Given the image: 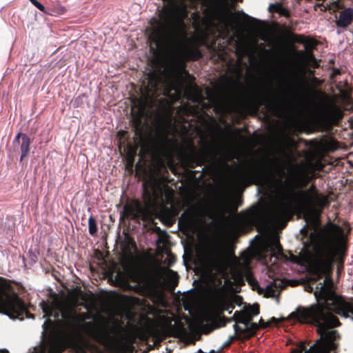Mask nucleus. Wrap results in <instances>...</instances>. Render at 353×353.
<instances>
[{
	"label": "nucleus",
	"instance_id": "1",
	"mask_svg": "<svg viewBox=\"0 0 353 353\" xmlns=\"http://www.w3.org/2000/svg\"><path fill=\"white\" fill-rule=\"evenodd\" d=\"M305 185L304 175L299 170H294L284 182L281 178L273 175L261 182L260 192L272 202L269 213L272 225L282 228L285 226L290 219V208L293 203L307 209L315 206L324 208L327 205V197L318 194L314 185H312L307 192L301 190L295 192L296 188H303Z\"/></svg>",
	"mask_w": 353,
	"mask_h": 353
},
{
	"label": "nucleus",
	"instance_id": "2",
	"mask_svg": "<svg viewBox=\"0 0 353 353\" xmlns=\"http://www.w3.org/2000/svg\"><path fill=\"white\" fill-rule=\"evenodd\" d=\"M264 248L270 253V261L274 259L271 267H268L270 274L277 269L276 261H281L302 265L319 278L330 274L339 250L334 238L323 231L312 233L310 243L305 245L298 256L290 252L288 255L285 254L276 234H271L267 238L264 242Z\"/></svg>",
	"mask_w": 353,
	"mask_h": 353
},
{
	"label": "nucleus",
	"instance_id": "3",
	"mask_svg": "<svg viewBox=\"0 0 353 353\" xmlns=\"http://www.w3.org/2000/svg\"><path fill=\"white\" fill-rule=\"evenodd\" d=\"M185 25L182 19L170 21L167 19L159 22L155 28L151 39L159 50H167L174 57H183L190 60H198L202 53L198 48H188L183 44L186 39Z\"/></svg>",
	"mask_w": 353,
	"mask_h": 353
},
{
	"label": "nucleus",
	"instance_id": "4",
	"mask_svg": "<svg viewBox=\"0 0 353 353\" xmlns=\"http://www.w3.org/2000/svg\"><path fill=\"white\" fill-rule=\"evenodd\" d=\"M40 305L44 316L48 317L43 324V334H46L47 330L53 326V322L50 319L53 317L55 320L63 321L65 325L73 332H83L97 340L99 339L100 336L94 330L92 323L85 321L86 314L77 312L74 303H63L58 301L49 303L43 301Z\"/></svg>",
	"mask_w": 353,
	"mask_h": 353
},
{
	"label": "nucleus",
	"instance_id": "5",
	"mask_svg": "<svg viewBox=\"0 0 353 353\" xmlns=\"http://www.w3.org/2000/svg\"><path fill=\"white\" fill-rule=\"evenodd\" d=\"M26 312L24 303L16 294H10L0 286V313L20 318Z\"/></svg>",
	"mask_w": 353,
	"mask_h": 353
},
{
	"label": "nucleus",
	"instance_id": "6",
	"mask_svg": "<svg viewBox=\"0 0 353 353\" xmlns=\"http://www.w3.org/2000/svg\"><path fill=\"white\" fill-rule=\"evenodd\" d=\"M248 282L252 285L253 290H257L259 294H263L268 297H274L277 296L281 286V283L279 282L278 283L275 280L271 281L270 283L265 285L264 287L260 286L257 281L253 278H249Z\"/></svg>",
	"mask_w": 353,
	"mask_h": 353
},
{
	"label": "nucleus",
	"instance_id": "7",
	"mask_svg": "<svg viewBox=\"0 0 353 353\" xmlns=\"http://www.w3.org/2000/svg\"><path fill=\"white\" fill-rule=\"evenodd\" d=\"M318 113L322 119L332 123H336L343 117L341 109L332 103L325 105L323 108L319 110Z\"/></svg>",
	"mask_w": 353,
	"mask_h": 353
},
{
	"label": "nucleus",
	"instance_id": "8",
	"mask_svg": "<svg viewBox=\"0 0 353 353\" xmlns=\"http://www.w3.org/2000/svg\"><path fill=\"white\" fill-rule=\"evenodd\" d=\"M161 194V189H159L155 185H152L148 188L143 184V197L147 207L152 205Z\"/></svg>",
	"mask_w": 353,
	"mask_h": 353
},
{
	"label": "nucleus",
	"instance_id": "9",
	"mask_svg": "<svg viewBox=\"0 0 353 353\" xmlns=\"http://www.w3.org/2000/svg\"><path fill=\"white\" fill-rule=\"evenodd\" d=\"M124 209L126 213L134 219H146L148 216V209L143 207L139 201H136L131 206H125Z\"/></svg>",
	"mask_w": 353,
	"mask_h": 353
},
{
	"label": "nucleus",
	"instance_id": "10",
	"mask_svg": "<svg viewBox=\"0 0 353 353\" xmlns=\"http://www.w3.org/2000/svg\"><path fill=\"white\" fill-rule=\"evenodd\" d=\"M353 21V8H347L341 11L336 20L338 28H346Z\"/></svg>",
	"mask_w": 353,
	"mask_h": 353
},
{
	"label": "nucleus",
	"instance_id": "11",
	"mask_svg": "<svg viewBox=\"0 0 353 353\" xmlns=\"http://www.w3.org/2000/svg\"><path fill=\"white\" fill-rule=\"evenodd\" d=\"M179 223H183L190 230H194L196 225V212L194 210H185L179 219Z\"/></svg>",
	"mask_w": 353,
	"mask_h": 353
},
{
	"label": "nucleus",
	"instance_id": "12",
	"mask_svg": "<svg viewBox=\"0 0 353 353\" xmlns=\"http://www.w3.org/2000/svg\"><path fill=\"white\" fill-rule=\"evenodd\" d=\"M14 143L20 144V149L21 151V155L20 161H22L25 158L30 151V138L23 133L19 132L15 137Z\"/></svg>",
	"mask_w": 353,
	"mask_h": 353
},
{
	"label": "nucleus",
	"instance_id": "13",
	"mask_svg": "<svg viewBox=\"0 0 353 353\" xmlns=\"http://www.w3.org/2000/svg\"><path fill=\"white\" fill-rule=\"evenodd\" d=\"M62 346L56 341L50 343L48 349L45 346L34 347L32 353H61ZM0 353H9L6 350H0Z\"/></svg>",
	"mask_w": 353,
	"mask_h": 353
},
{
	"label": "nucleus",
	"instance_id": "14",
	"mask_svg": "<svg viewBox=\"0 0 353 353\" xmlns=\"http://www.w3.org/2000/svg\"><path fill=\"white\" fill-rule=\"evenodd\" d=\"M207 261L210 268L215 271L222 269L223 257L221 252L216 251L214 254L208 256Z\"/></svg>",
	"mask_w": 353,
	"mask_h": 353
},
{
	"label": "nucleus",
	"instance_id": "15",
	"mask_svg": "<svg viewBox=\"0 0 353 353\" xmlns=\"http://www.w3.org/2000/svg\"><path fill=\"white\" fill-rule=\"evenodd\" d=\"M259 216V209L256 208L254 210L248 212L243 216H242L239 220V223L245 225L255 224L257 222Z\"/></svg>",
	"mask_w": 353,
	"mask_h": 353
},
{
	"label": "nucleus",
	"instance_id": "16",
	"mask_svg": "<svg viewBox=\"0 0 353 353\" xmlns=\"http://www.w3.org/2000/svg\"><path fill=\"white\" fill-rule=\"evenodd\" d=\"M252 321V317L244 312L243 319L239 320V323L243 324V327H240L236 324L234 325V329L236 332H244L250 330V325Z\"/></svg>",
	"mask_w": 353,
	"mask_h": 353
},
{
	"label": "nucleus",
	"instance_id": "17",
	"mask_svg": "<svg viewBox=\"0 0 353 353\" xmlns=\"http://www.w3.org/2000/svg\"><path fill=\"white\" fill-rule=\"evenodd\" d=\"M216 304L219 312L228 311L229 314H231L234 309L232 303L228 299L224 298L219 299Z\"/></svg>",
	"mask_w": 353,
	"mask_h": 353
},
{
	"label": "nucleus",
	"instance_id": "18",
	"mask_svg": "<svg viewBox=\"0 0 353 353\" xmlns=\"http://www.w3.org/2000/svg\"><path fill=\"white\" fill-rule=\"evenodd\" d=\"M127 276L134 283H140L143 280L139 271L135 268H130L127 270Z\"/></svg>",
	"mask_w": 353,
	"mask_h": 353
},
{
	"label": "nucleus",
	"instance_id": "19",
	"mask_svg": "<svg viewBox=\"0 0 353 353\" xmlns=\"http://www.w3.org/2000/svg\"><path fill=\"white\" fill-rule=\"evenodd\" d=\"M167 279L169 283L171 284L172 289H174L175 287L178 285L179 276L176 272L169 270Z\"/></svg>",
	"mask_w": 353,
	"mask_h": 353
},
{
	"label": "nucleus",
	"instance_id": "20",
	"mask_svg": "<svg viewBox=\"0 0 353 353\" xmlns=\"http://www.w3.org/2000/svg\"><path fill=\"white\" fill-rule=\"evenodd\" d=\"M244 176L240 173L232 178L230 181V185L233 189L236 188L240 185L243 180Z\"/></svg>",
	"mask_w": 353,
	"mask_h": 353
},
{
	"label": "nucleus",
	"instance_id": "21",
	"mask_svg": "<svg viewBox=\"0 0 353 353\" xmlns=\"http://www.w3.org/2000/svg\"><path fill=\"white\" fill-rule=\"evenodd\" d=\"M88 229L89 233L92 236L95 235L97 232L98 229L96 221L92 216H90L88 219Z\"/></svg>",
	"mask_w": 353,
	"mask_h": 353
},
{
	"label": "nucleus",
	"instance_id": "22",
	"mask_svg": "<svg viewBox=\"0 0 353 353\" xmlns=\"http://www.w3.org/2000/svg\"><path fill=\"white\" fill-rule=\"evenodd\" d=\"M248 53L247 48L242 44L237 43L236 54L239 59H241L243 56Z\"/></svg>",
	"mask_w": 353,
	"mask_h": 353
},
{
	"label": "nucleus",
	"instance_id": "23",
	"mask_svg": "<svg viewBox=\"0 0 353 353\" xmlns=\"http://www.w3.org/2000/svg\"><path fill=\"white\" fill-rule=\"evenodd\" d=\"M244 312L247 314H249L253 318V316L257 315L259 313V306H249L248 307L245 308Z\"/></svg>",
	"mask_w": 353,
	"mask_h": 353
},
{
	"label": "nucleus",
	"instance_id": "24",
	"mask_svg": "<svg viewBox=\"0 0 353 353\" xmlns=\"http://www.w3.org/2000/svg\"><path fill=\"white\" fill-rule=\"evenodd\" d=\"M150 80L152 82L154 81V85H153V87L154 88H157V85H158V83L160 81V78L158 76H157L155 74H153V73L150 74Z\"/></svg>",
	"mask_w": 353,
	"mask_h": 353
},
{
	"label": "nucleus",
	"instance_id": "25",
	"mask_svg": "<svg viewBox=\"0 0 353 353\" xmlns=\"http://www.w3.org/2000/svg\"><path fill=\"white\" fill-rule=\"evenodd\" d=\"M31 3L39 10L45 12V7L37 0H30Z\"/></svg>",
	"mask_w": 353,
	"mask_h": 353
},
{
	"label": "nucleus",
	"instance_id": "26",
	"mask_svg": "<svg viewBox=\"0 0 353 353\" xmlns=\"http://www.w3.org/2000/svg\"><path fill=\"white\" fill-rule=\"evenodd\" d=\"M243 315H244V311L242 313L235 312V313L234 314V318L236 325H237V323H239V320H241L242 319H243Z\"/></svg>",
	"mask_w": 353,
	"mask_h": 353
},
{
	"label": "nucleus",
	"instance_id": "27",
	"mask_svg": "<svg viewBox=\"0 0 353 353\" xmlns=\"http://www.w3.org/2000/svg\"><path fill=\"white\" fill-rule=\"evenodd\" d=\"M259 325H257L256 323H252L251 321V323L250 325V330H245V332H254L256 330L259 329Z\"/></svg>",
	"mask_w": 353,
	"mask_h": 353
},
{
	"label": "nucleus",
	"instance_id": "28",
	"mask_svg": "<svg viewBox=\"0 0 353 353\" xmlns=\"http://www.w3.org/2000/svg\"><path fill=\"white\" fill-rule=\"evenodd\" d=\"M188 91H187L185 92V94L188 95V99H190L192 97L191 96V94L190 93V92H196V88L195 85H189L188 86Z\"/></svg>",
	"mask_w": 353,
	"mask_h": 353
},
{
	"label": "nucleus",
	"instance_id": "29",
	"mask_svg": "<svg viewBox=\"0 0 353 353\" xmlns=\"http://www.w3.org/2000/svg\"><path fill=\"white\" fill-rule=\"evenodd\" d=\"M305 350V345L304 343H301L299 346V349L294 350L292 353H302V352Z\"/></svg>",
	"mask_w": 353,
	"mask_h": 353
},
{
	"label": "nucleus",
	"instance_id": "30",
	"mask_svg": "<svg viewBox=\"0 0 353 353\" xmlns=\"http://www.w3.org/2000/svg\"><path fill=\"white\" fill-rule=\"evenodd\" d=\"M263 101L267 103L268 105H274V102L270 97L263 98Z\"/></svg>",
	"mask_w": 353,
	"mask_h": 353
},
{
	"label": "nucleus",
	"instance_id": "31",
	"mask_svg": "<svg viewBox=\"0 0 353 353\" xmlns=\"http://www.w3.org/2000/svg\"><path fill=\"white\" fill-rule=\"evenodd\" d=\"M279 175H280L281 176H284V175H285V170H284V169H283V168H281V167H279Z\"/></svg>",
	"mask_w": 353,
	"mask_h": 353
},
{
	"label": "nucleus",
	"instance_id": "32",
	"mask_svg": "<svg viewBox=\"0 0 353 353\" xmlns=\"http://www.w3.org/2000/svg\"><path fill=\"white\" fill-rule=\"evenodd\" d=\"M260 324L261 327H268L270 325L269 323H265L262 319L260 320Z\"/></svg>",
	"mask_w": 353,
	"mask_h": 353
},
{
	"label": "nucleus",
	"instance_id": "33",
	"mask_svg": "<svg viewBox=\"0 0 353 353\" xmlns=\"http://www.w3.org/2000/svg\"><path fill=\"white\" fill-rule=\"evenodd\" d=\"M141 107H140V112L141 113H143L144 110H145V104H144L143 103H141Z\"/></svg>",
	"mask_w": 353,
	"mask_h": 353
},
{
	"label": "nucleus",
	"instance_id": "34",
	"mask_svg": "<svg viewBox=\"0 0 353 353\" xmlns=\"http://www.w3.org/2000/svg\"><path fill=\"white\" fill-rule=\"evenodd\" d=\"M279 8L278 6H276V5H274V4H270V10H272V9L274 8L275 10L277 11V8Z\"/></svg>",
	"mask_w": 353,
	"mask_h": 353
},
{
	"label": "nucleus",
	"instance_id": "35",
	"mask_svg": "<svg viewBox=\"0 0 353 353\" xmlns=\"http://www.w3.org/2000/svg\"><path fill=\"white\" fill-rule=\"evenodd\" d=\"M308 57H309V59H310L311 61H314V62L316 61V60H315V59H314V56H313V54H308Z\"/></svg>",
	"mask_w": 353,
	"mask_h": 353
},
{
	"label": "nucleus",
	"instance_id": "36",
	"mask_svg": "<svg viewBox=\"0 0 353 353\" xmlns=\"http://www.w3.org/2000/svg\"><path fill=\"white\" fill-rule=\"evenodd\" d=\"M135 122L137 123V125L139 126L141 124V119L139 118H137L135 119Z\"/></svg>",
	"mask_w": 353,
	"mask_h": 353
},
{
	"label": "nucleus",
	"instance_id": "37",
	"mask_svg": "<svg viewBox=\"0 0 353 353\" xmlns=\"http://www.w3.org/2000/svg\"><path fill=\"white\" fill-rule=\"evenodd\" d=\"M271 321H272V322H274V323H276V322H277V320H276V318L272 317V319H271Z\"/></svg>",
	"mask_w": 353,
	"mask_h": 353
},
{
	"label": "nucleus",
	"instance_id": "38",
	"mask_svg": "<svg viewBox=\"0 0 353 353\" xmlns=\"http://www.w3.org/2000/svg\"><path fill=\"white\" fill-rule=\"evenodd\" d=\"M249 260H250V258L248 256H247V258L245 259V262H248Z\"/></svg>",
	"mask_w": 353,
	"mask_h": 353
},
{
	"label": "nucleus",
	"instance_id": "39",
	"mask_svg": "<svg viewBox=\"0 0 353 353\" xmlns=\"http://www.w3.org/2000/svg\"><path fill=\"white\" fill-rule=\"evenodd\" d=\"M230 341H228V342H226V345H230Z\"/></svg>",
	"mask_w": 353,
	"mask_h": 353
}]
</instances>
